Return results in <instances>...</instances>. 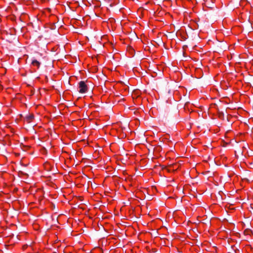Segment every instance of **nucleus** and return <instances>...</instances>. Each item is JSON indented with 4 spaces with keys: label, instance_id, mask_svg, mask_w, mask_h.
I'll return each mask as SVG.
<instances>
[{
    "label": "nucleus",
    "instance_id": "f257e3e1",
    "mask_svg": "<svg viewBox=\"0 0 253 253\" xmlns=\"http://www.w3.org/2000/svg\"><path fill=\"white\" fill-rule=\"evenodd\" d=\"M79 87L80 88L79 92L84 93L86 92L87 87L84 81H81L79 83Z\"/></svg>",
    "mask_w": 253,
    "mask_h": 253
},
{
    "label": "nucleus",
    "instance_id": "f03ea898",
    "mask_svg": "<svg viewBox=\"0 0 253 253\" xmlns=\"http://www.w3.org/2000/svg\"><path fill=\"white\" fill-rule=\"evenodd\" d=\"M32 64L34 66H37L38 68H39L41 64L40 62L36 59L32 60Z\"/></svg>",
    "mask_w": 253,
    "mask_h": 253
},
{
    "label": "nucleus",
    "instance_id": "7ed1b4c3",
    "mask_svg": "<svg viewBox=\"0 0 253 253\" xmlns=\"http://www.w3.org/2000/svg\"><path fill=\"white\" fill-rule=\"evenodd\" d=\"M206 6L211 9H213L214 7V5L213 2H209L206 3Z\"/></svg>",
    "mask_w": 253,
    "mask_h": 253
},
{
    "label": "nucleus",
    "instance_id": "20e7f679",
    "mask_svg": "<svg viewBox=\"0 0 253 253\" xmlns=\"http://www.w3.org/2000/svg\"><path fill=\"white\" fill-rule=\"evenodd\" d=\"M34 118V115L32 114H28L26 116V119L28 121H31Z\"/></svg>",
    "mask_w": 253,
    "mask_h": 253
},
{
    "label": "nucleus",
    "instance_id": "39448f33",
    "mask_svg": "<svg viewBox=\"0 0 253 253\" xmlns=\"http://www.w3.org/2000/svg\"><path fill=\"white\" fill-rule=\"evenodd\" d=\"M174 167V165H172L170 166V168H169V169H167V170H168L169 172H171V171H174V169H171V167Z\"/></svg>",
    "mask_w": 253,
    "mask_h": 253
},
{
    "label": "nucleus",
    "instance_id": "423d86ee",
    "mask_svg": "<svg viewBox=\"0 0 253 253\" xmlns=\"http://www.w3.org/2000/svg\"><path fill=\"white\" fill-rule=\"evenodd\" d=\"M218 114H219V117L220 118H222L224 116V115H223V113L222 112H220L218 111Z\"/></svg>",
    "mask_w": 253,
    "mask_h": 253
},
{
    "label": "nucleus",
    "instance_id": "0eeeda50",
    "mask_svg": "<svg viewBox=\"0 0 253 253\" xmlns=\"http://www.w3.org/2000/svg\"><path fill=\"white\" fill-rule=\"evenodd\" d=\"M158 42H159L158 44L163 43V41L161 39H159Z\"/></svg>",
    "mask_w": 253,
    "mask_h": 253
},
{
    "label": "nucleus",
    "instance_id": "6e6552de",
    "mask_svg": "<svg viewBox=\"0 0 253 253\" xmlns=\"http://www.w3.org/2000/svg\"><path fill=\"white\" fill-rule=\"evenodd\" d=\"M110 6L111 7H112V6H113V5H112V4H110Z\"/></svg>",
    "mask_w": 253,
    "mask_h": 253
}]
</instances>
